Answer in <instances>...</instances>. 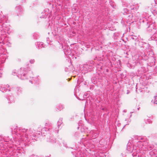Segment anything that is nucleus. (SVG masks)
Returning a JSON list of instances; mask_svg holds the SVG:
<instances>
[{
	"mask_svg": "<svg viewBox=\"0 0 157 157\" xmlns=\"http://www.w3.org/2000/svg\"><path fill=\"white\" fill-rule=\"evenodd\" d=\"M140 108V107H139L137 108V109L138 110H139Z\"/></svg>",
	"mask_w": 157,
	"mask_h": 157,
	"instance_id": "a19ab883",
	"label": "nucleus"
},
{
	"mask_svg": "<svg viewBox=\"0 0 157 157\" xmlns=\"http://www.w3.org/2000/svg\"><path fill=\"white\" fill-rule=\"evenodd\" d=\"M44 130H45V128H43V129L42 130V131H41V133H43V132L44 131Z\"/></svg>",
	"mask_w": 157,
	"mask_h": 157,
	"instance_id": "473e14b6",
	"label": "nucleus"
},
{
	"mask_svg": "<svg viewBox=\"0 0 157 157\" xmlns=\"http://www.w3.org/2000/svg\"><path fill=\"white\" fill-rule=\"evenodd\" d=\"M15 10L17 13V15H20L21 14L22 11H23V9L20 6H17L15 7Z\"/></svg>",
	"mask_w": 157,
	"mask_h": 157,
	"instance_id": "423d86ee",
	"label": "nucleus"
},
{
	"mask_svg": "<svg viewBox=\"0 0 157 157\" xmlns=\"http://www.w3.org/2000/svg\"><path fill=\"white\" fill-rule=\"evenodd\" d=\"M64 54L66 55H70L71 54V51L70 49H68L67 48V49H65L63 50Z\"/></svg>",
	"mask_w": 157,
	"mask_h": 157,
	"instance_id": "9b49d317",
	"label": "nucleus"
},
{
	"mask_svg": "<svg viewBox=\"0 0 157 157\" xmlns=\"http://www.w3.org/2000/svg\"><path fill=\"white\" fill-rule=\"evenodd\" d=\"M63 144L64 146L67 148V146H66L67 144H65L64 143H63Z\"/></svg>",
	"mask_w": 157,
	"mask_h": 157,
	"instance_id": "f704fd0d",
	"label": "nucleus"
},
{
	"mask_svg": "<svg viewBox=\"0 0 157 157\" xmlns=\"http://www.w3.org/2000/svg\"><path fill=\"white\" fill-rule=\"evenodd\" d=\"M153 13L154 14V15H155L156 14H157V11L156 10H154L153 11Z\"/></svg>",
	"mask_w": 157,
	"mask_h": 157,
	"instance_id": "5701e85b",
	"label": "nucleus"
},
{
	"mask_svg": "<svg viewBox=\"0 0 157 157\" xmlns=\"http://www.w3.org/2000/svg\"><path fill=\"white\" fill-rule=\"evenodd\" d=\"M22 3H24L25 2L26 0H21Z\"/></svg>",
	"mask_w": 157,
	"mask_h": 157,
	"instance_id": "2f4dec72",
	"label": "nucleus"
},
{
	"mask_svg": "<svg viewBox=\"0 0 157 157\" xmlns=\"http://www.w3.org/2000/svg\"><path fill=\"white\" fill-rule=\"evenodd\" d=\"M124 10L125 12L126 13H127V12H128L127 9H124Z\"/></svg>",
	"mask_w": 157,
	"mask_h": 157,
	"instance_id": "7c9ffc66",
	"label": "nucleus"
},
{
	"mask_svg": "<svg viewBox=\"0 0 157 157\" xmlns=\"http://www.w3.org/2000/svg\"><path fill=\"white\" fill-rule=\"evenodd\" d=\"M148 61L151 63V65H154L155 63V59L153 57H152L149 58Z\"/></svg>",
	"mask_w": 157,
	"mask_h": 157,
	"instance_id": "1a4fd4ad",
	"label": "nucleus"
},
{
	"mask_svg": "<svg viewBox=\"0 0 157 157\" xmlns=\"http://www.w3.org/2000/svg\"><path fill=\"white\" fill-rule=\"evenodd\" d=\"M86 68L88 67V65H87L86 66Z\"/></svg>",
	"mask_w": 157,
	"mask_h": 157,
	"instance_id": "58836bf2",
	"label": "nucleus"
},
{
	"mask_svg": "<svg viewBox=\"0 0 157 157\" xmlns=\"http://www.w3.org/2000/svg\"><path fill=\"white\" fill-rule=\"evenodd\" d=\"M6 87H7V88H9L10 87V86L8 85V84H7L6 85Z\"/></svg>",
	"mask_w": 157,
	"mask_h": 157,
	"instance_id": "72a5a7b5",
	"label": "nucleus"
},
{
	"mask_svg": "<svg viewBox=\"0 0 157 157\" xmlns=\"http://www.w3.org/2000/svg\"><path fill=\"white\" fill-rule=\"evenodd\" d=\"M92 137H93V138H94V136H92Z\"/></svg>",
	"mask_w": 157,
	"mask_h": 157,
	"instance_id": "49530a36",
	"label": "nucleus"
},
{
	"mask_svg": "<svg viewBox=\"0 0 157 157\" xmlns=\"http://www.w3.org/2000/svg\"><path fill=\"white\" fill-rule=\"evenodd\" d=\"M98 135V134H97V133H95V136H94V137H96V136H97Z\"/></svg>",
	"mask_w": 157,
	"mask_h": 157,
	"instance_id": "e433bc0d",
	"label": "nucleus"
},
{
	"mask_svg": "<svg viewBox=\"0 0 157 157\" xmlns=\"http://www.w3.org/2000/svg\"><path fill=\"white\" fill-rule=\"evenodd\" d=\"M64 108V106L63 105H59L58 106V110H59L60 111L62 109H63Z\"/></svg>",
	"mask_w": 157,
	"mask_h": 157,
	"instance_id": "a211bd4d",
	"label": "nucleus"
},
{
	"mask_svg": "<svg viewBox=\"0 0 157 157\" xmlns=\"http://www.w3.org/2000/svg\"><path fill=\"white\" fill-rule=\"evenodd\" d=\"M89 71H90V70H89Z\"/></svg>",
	"mask_w": 157,
	"mask_h": 157,
	"instance_id": "de8ad7c7",
	"label": "nucleus"
},
{
	"mask_svg": "<svg viewBox=\"0 0 157 157\" xmlns=\"http://www.w3.org/2000/svg\"><path fill=\"white\" fill-rule=\"evenodd\" d=\"M155 71L157 73V66L155 68Z\"/></svg>",
	"mask_w": 157,
	"mask_h": 157,
	"instance_id": "c756f323",
	"label": "nucleus"
},
{
	"mask_svg": "<svg viewBox=\"0 0 157 157\" xmlns=\"http://www.w3.org/2000/svg\"><path fill=\"white\" fill-rule=\"evenodd\" d=\"M124 112H126V110H124Z\"/></svg>",
	"mask_w": 157,
	"mask_h": 157,
	"instance_id": "79ce46f5",
	"label": "nucleus"
},
{
	"mask_svg": "<svg viewBox=\"0 0 157 157\" xmlns=\"http://www.w3.org/2000/svg\"><path fill=\"white\" fill-rule=\"evenodd\" d=\"M149 148H151V149H148V147H147V149L148 150H151V148L152 147H149Z\"/></svg>",
	"mask_w": 157,
	"mask_h": 157,
	"instance_id": "c9c22d12",
	"label": "nucleus"
},
{
	"mask_svg": "<svg viewBox=\"0 0 157 157\" xmlns=\"http://www.w3.org/2000/svg\"><path fill=\"white\" fill-rule=\"evenodd\" d=\"M90 69H91V68H92V67L91 66H90Z\"/></svg>",
	"mask_w": 157,
	"mask_h": 157,
	"instance_id": "a18cd8bd",
	"label": "nucleus"
},
{
	"mask_svg": "<svg viewBox=\"0 0 157 157\" xmlns=\"http://www.w3.org/2000/svg\"><path fill=\"white\" fill-rule=\"evenodd\" d=\"M11 131L13 133L14 132L16 135L19 134L20 138H21L22 140V138H21L22 136H24L25 132L26 131V129H20L18 128L17 126H14L11 128Z\"/></svg>",
	"mask_w": 157,
	"mask_h": 157,
	"instance_id": "f03ea898",
	"label": "nucleus"
},
{
	"mask_svg": "<svg viewBox=\"0 0 157 157\" xmlns=\"http://www.w3.org/2000/svg\"><path fill=\"white\" fill-rule=\"evenodd\" d=\"M133 147L131 143L129 142L128 143L127 146V150L129 152H131L132 151H133Z\"/></svg>",
	"mask_w": 157,
	"mask_h": 157,
	"instance_id": "6e6552de",
	"label": "nucleus"
},
{
	"mask_svg": "<svg viewBox=\"0 0 157 157\" xmlns=\"http://www.w3.org/2000/svg\"><path fill=\"white\" fill-rule=\"evenodd\" d=\"M12 74L13 75H17V76L20 78L21 79L24 80L27 78L26 76V71L23 68H21L18 71L14 70L13 71Z\"/></svg>",
	"mask_w": 157,
	"mask_h": 157,
	"instance_id": "f257e3e1",
	"label": "nucleus"
},
{
	"mask_svg": "<svg viewBox=\"0 0 157 157\" xmlns=\"http://www.w3.org/2000/svg\"><path fill=\"white\" fill-rule=\"evenodd\" d=\"M37 46L39 48L44 47V44L42 42H37Z\"/></svg>",
	"mask_w": 157,
	"mask_h": 157,
	"instance_id": "4468645a",
	"label": "nucleus"
},
{
	"mask_svg": "<svg viewBox=\"0 0 157 157\" xmlns=\"http://www.w3.org/2000/svg\"><path fill=\"white\" fill-rule=\"evenodd\" d=\"M154 102L155 104H157V96L155 97Z\"/></svg>",
	"mask_w": 157,
	"mask_h": 157,
	"instance_id": "aec40b11",
	"label": "nucleus"
},
{
	"mask_svg": "<svg viewBox=\"0 0 157 157\" xmlns=\"http://www.w3.org/2000/svg\"><path fill=\"white\" fill-rule=\"evenodd\" d=\"M130 121H129V120H128V121L127 122V124H126V125H125L124 126L123 128H124L125 127V125H128V124H129V123L130 122Z\"/></svg>",
	"mask_w": 157,
	"mask_h": 157,
	"instance_id": "cd10ccee",
	"label": "nucleus"
},
{
	"mask_svg": "<svg viewBox=\"0 0 157 157\" xmlns=\"http://www.w3.org/2000/svg\"><path fill=\"white\" fill-rule=\"evenodd\" d=\"M136 9V8L134 5H132L131 6V9L135 10Z\"/></svg>",
	"mask_w": 157,
	"mask_h": 157,
	"instance_id": "4be33fe9",
	"label": "nucleus"
},
{
	"mask_svg": "<svg viewBox=\"0 0 157 157\" xmlns=\"http://www.w3.org/2000/svg\"><path fill=\"white\" fill-rule=\"evenodd\" d=\"M100 68H101V69H102V66H101Z\"/></svg>",
	"mask_w": 157,
	"mask_h": 157,
	"instance_id": "c03bdc74",
	"label": "nucleus"
},
{
	"mask_svg": "<svg viewBox=\"0 0 157 157\" xmlns=\"http://www.w3.org/2000/svg\"><path fill=\"white\" fill-rule=\"evenodd\" d=\"M147 30L150 32H155L157 30V24L155 22L151 23L148 27Z\"/></svg>",
	"mask_w": 157,
	"mask_h": 157,
	"instance_id": "39448f33",
	"label": "nucleus"
},
{
	"mask_svg": "<svg viewBox=\"0 0 157 157\" xmlns=\"http://www.w3.org/2000/svg\"><path fill=\"white\" fill-rule=\"evenodd\" d=\"M8 100L10 102V103L14 102L13 97V96H8L7 98Z\"/></svg>",
	"mask_w": 157,
	"mask_h": 157,
	"instance_id": "ddd939ff",
	"label": "nucleus"
},
{
	"mask_svg": "<svg viewBox=\"0 0 157 157\" xmlns=\"http://www.w3.org/2000/svg\"><path fill=\"white\" fill-rule=\"evenodd\" d=\"M0 90L2 92H3L6 90V87H1L0 88Z\"/></svg>",
	"mask_w": 157,
	"mask_h": 157,
	"instance_id": "dca6fc26",
	"label": "nucleus"
},
{
	"mask_svg": "<svg viewBox=\"0 0 157 157\" xmlns=\"http://www.w3.org/2000/svg\"><path fill=\"white\" fill-rule=\"evenodd\" d=\"M39 36V35L37 33H35L33 35V36L34 38L37 39V37Z\"/></svg>",
	"mask_w": 157,
	"mask_h": 157,
	"instance_id": "6ab92c4d",
	"label": "nucleus"
},
{
	"mask_svg": "<svg viewBox=\"0 0 157 157\" xmlns=\"http://www.w3.org/2000/svg\"><path fill=\"white\" fill-rule=\"evenodd\" d=\"M151 157H157V151L156 149H153L149 152Z\"/></svg>",
	"mask_w": 157,
	"mask_h": 157,
	"instance_id": "0eeeda50",
	"label": "nucleus"
},
{
	"mask_svg": "<svg viewBox=\"0 0 157 157\" xmlns=\"http://www.w3.org/2000/svg\"><path fill=\"white\" fill-rule=\"evenodd\" d=\"M29 82H31L32 83H33L32 82V81H30H30H29Z\"/></svg>",
	"mask_w": 157,
	"mask_h": 157,
	"instance_id": "ea45409f",
	"label": "nucleus"
},
{
	"mask_svg": "<svg viewBox=\"0 0 157 157\" xmlns=\"http://www.w3.org/2000/svg\"><path fill=\"white\" fill-rule=\"evenodd\" d=\"M29 157H38L37 155H32L30 156Z\"/></svg>",
	"mask_w": 157,
	"mask_h": 157,
	"instance_id": "a878e982",
	"label": "nucleus"
},
{
	"mask_svg": "<svg viewBox=\"0 0 157 157\" xmlns=\"http://www.w3.org/2000/svg\"><path fill=\"white\" fill-rule=\"evenodd\" d=\"M133 152L132 154V155L133 157H140L139 153L137 152V151L135 150L133 151Z\"/></svg>",
	"mask_w": 157,
	"mask_h": 157,
	"instance_id": "f8f14e48",
	"label": "nucleus"
},
{
	"mask_svg": "<svg viewBox=\"0 0 157 157\" xmlns=\"http://www.w3.org/2000/svg\"><path fill=\"white\" fill-rule=\"evenodd\" d=\"M93 131H92L91 132V133H93Z\"/></svg>",
	"mask_w": 157,
	"mask_h": 157,
	"instance_id": "37998d69",
	"label": "nucleus"
},
{
	"mask_svg": "<svg viewBox=\"0 0 157 157\" xmlns=\"http://www.w3.org/2000/svg\"><path fill=\"white\" fill-rule=\"evenodd\" d=\"M75 157H84L83 156V155L82 154H79V155H78V156H75Z\"/></svg>",
	"mask_w": 157,
	"mask_h": 157,
	"instance_id": "393cba45",
	"label": "nucleus"
},
{
	"mask_svg": "<svg viewBox=\"0 0 157 157\" xmlns=\"http://www.w3.org/2000/svg\"><path fill=\"white\" fill-rule=\"evenodd\" d=\"M88 96V94H85L84 95V98H86L87 96Z\"/></svg>",
	"mask_w": 157,
	"mask_h": 157,
	"instance_id": "c85d7f7f",
	"label": "nucleus"
},
{
	"mask_svg": "<svg viewBox=\"0 0 157 157\" xmlns=\"http://www.w3.org/2000/svg\"><path fill=\"white\" fill-rule=\"evenodd\" d=\"M47 141L51 142L52 143H54L56 142V140L54 139L52 136H51L49 138H47Z\"/></svg>",
	"mask_w": 157,
	"mask_h": 157,
	"instance_id": "9d476101",
	"label": "nucleus"
},
{
	"mask_svg": "<svg viewBox=\"0 0 157 157\" xmlns=\"http://www.w3.org/2000/svg\"><path fill=\"white\" fill-rule=\"evenodd\" d=\"M130 38L131 40H135L136 39L137 37L136 36H131Z\"/></svg>",
	"mask_w": 157,
	"mask_h": 157,
	"instance_id": "412c9836",
	"label": "nucleus"
},
{
	"mask_svg": "<svg viewBox=\"0 0 157 157\" xmlns=\"http://www.w3.org/2000/svg\"><path fill=\"white\" fill-rule=\"evenodd\" d=\"M52 131V129H49L47 131H46V134L47 135V136H49L48 135L50 131Z\"/></svg>",
	"mask_w": 157,
	"mask_h": 157,
	"instance_id": "f3484780",
	"label": "nucleus"
},
{
	"mask_svg": "<svg viewBox=\"0 0 157 157\" xmlns=\"http://www.w3.org/2000/svg\"><path fill=\"white\" fill-rule=\"evenodd\" d=\"M7 90L9 91H11L13 94H19L22 91V89L21 87H17L15 86H12Z\"/></svg>",
	"mask_w": 157,
	"mask_h": 157,
	"instance_id": "20e7f679",
	"label": "nucleus"
},
{
	"mask_svg": "<svg viewBox=\"0 0 157 157\" xmlns=\"http://www.w3.org/2000/svg\"><path fill=\"white\" fill-rule=\"evenodd\" d=\"M35 62V60L34 59H31L30 60V63H33Z\"/></svg>",
	"mask_w": 157,
	"mask_h": 157,
	"instance_id": "b1692460",
	"label": "nucleus"
},
{
	"mask_svg": "<svg viewBox=\"0 0 157 157\" xmlns=\"http://www.w3.org/2000/svg\"><path fill=\"white\" fill-rule=\"evenodd\" d=\"M29 131L26 129V131L25 132L24 136H22L21 137L22 138V140L25 141H29L30 139H34L35 135L34 134L32 135L29 134Z\"/></svg>",
	"mask_w": 157,
	"mask_h": 157,
	"instance_id": "7ed1b4c3",
	"label": "nucleus"
},
{
	"mask_svg": "<svg viewBox=\"0 0 157 157\" xmlns=\"http://www.w3.org/2000/svg\"><path fill=\"white\" fill-rule=\"evenodd\" d=\"M154 2H155V0H154Z\"/></svg>",
	"mask_w": 157,
	"mask_h": 157,
	"instance_id": "09e8293b",
	"label": "nucleus"
},
{
	"mask_svg": "<svg viewBox=\"0 0 157 157\" xmlns=\"http://www.w3.org/2000/svg\"><path fill=\"white\" fill-rule=\"evenodd\" d=\"M62 123V118L59 119L58 120L57 124H58V128L59 126H60L61 124Z\"/></svg>",
	"mask_w": 157,
	"mask_h": 157,
	"instance_id": "2eb2a0df",
	"label": "nucleus"
},
{
	"mask_svg": "<svg viewBox=\"0 0 157 157\" xmlns=\"http://www.w3.org/2000/svg\"><path fill=\"white\" fill-rule=\"evenodd\" d=\"M151 122V121L150 120H148L146 122V123H150Z\"/></svg>",
	"mask_w": 157,
	"mask_h": 157,
	"instance_id": "bb28decb",
	"label": "nucleus"
},
{
	"mask_svg": "<svg viewBox=\"0 0 157 157\" xmlns=\"http://www.w3.org/2000/svg\"><path fill=\"white\" fill-rule=\"evenodd\" d=\"M98 65H100L101 66V63H99V64H98Z\"/></svg>",
	"mask_w": 157,
	"mask_h": 157,
	"instance_id": "4c0bfd02",
	"label": "nucleus"
}]
</instances>
